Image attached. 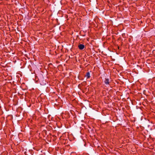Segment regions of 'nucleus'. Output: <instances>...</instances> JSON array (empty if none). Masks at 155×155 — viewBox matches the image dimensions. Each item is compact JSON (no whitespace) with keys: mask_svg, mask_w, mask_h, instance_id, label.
Listing matches in <instances>:
<instances>
[{"mask_svg":"<svg viewBox=\"0 0 155 155\" xmlns=\"http://www.w3.org/2000/svg\"><path fill=\"white\" fill-rule=\"evenodd\" d=\"M109 79L108 78H105L104 82L105 84L106 85H109L110 84V82L109 81Z\"/></svg>","mask_w":155,"mask_h":155,"instance_id":"f257e3e1","label":"nucleus"},{"mask_svg":"<svg viewBox=\"0 0 155 155\" xmlns=\"http://www.w3.org/2000/svg\"><path fill=\"white\" fill-rule=\"evenodd\" d=\"M20 76H21V74L20 73Z\"/></svg>","mask_w":155,"mask_h":155,"instance_id":"20e7f679","label":"nucleus"},{"mask_svg":"<svg viewBox=\"0 0 155 155\" xmlns=\"http://www.w3.org/2000/svg\"><path fill=\"white\" fill-rule=\"evenodd\" d=\"M20 136H21V134L20 133Z\"/></svg>","mask_w":155,"mask_h":155,"instance_id":"39448f33","label":"nucleus"},{"mask_svg":"<svg viewBox=\"0 0 155 155\" xmlns=\"http://www.w3.org/2000/svg\"><path fill=\"white\" fill-rule=\"evenodd\" d=\"M78 47L80 50H83L84 48V46L83 44H80L78 45Z\"/></svg>","mask_w":155,"mask_h":155,"instance_id":"f03ea898","label":"nucleus"},{"mask_svg":"<svg viewBox=\"0 0 155 155\" xmlns=\"http://www.w3.org/2000/svg\"><path fill=\"white\" fill-rule=\"evenodd\" d=\"M85 76L87 78H89L90 77V73L89 72H87Z\"/></svg>","mask_w":155,"mask_h":155,"instance_id":"7ed1b4c3","label":"nucleus"},{"mask_svg":"<svg viewBox=\"0 0 155 155\" xmlns=\"http://www.w3.org/2000/svg\"><path fill=\"white\" fill-rule=\"evenodd\" d=\"M20 141H21V140H20Z\"/></svg>","mask_w":155,"mask_h":155,"instance_id":"423d86ee","label":"nucleus"}]
</instances>
